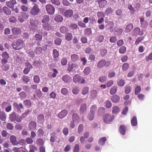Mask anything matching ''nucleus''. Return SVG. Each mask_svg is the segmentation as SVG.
<instances>
[{"mask_svg":"<svg viewBox=\"0 0 152 152\" xmlns=\"http://www.w3.org/2000/svg\"><path fill=\"white\" fill-rule=\"evenodd\" d=\"M91 72V68L89 67H86L84 70L83 72L85 75H88Z\"/></svg>","mask_w":152,"mask_h":152,"instance_id":"obj_46","label":"nucleus"},{"mask_svg":"<svg viewBox=\"0 0 152 152\" xmlns=\"http://www.w3.org/2000/svg\"><path fill=\"white\" fill-rule=\"evenodd\" d=\"M2 58L1 60L2 69L4 71H7L9 69L10 65L7 64L8 59L9 58V56L6 52H3L1 55Z\"/></svg>","mask_w":152,"mask_h":152,"instance_id":"obj_1","label":"nucleus"},{"mask_svg":"<svg viewBox=\"0 0 152 152\" xmlns=\"http://www.w3.org/2000/svg\"><path fill=\"white\" fill-rule=\"evenodd\" d=\"M3 10L4 12L7 15H10L11 13L10 10L6 6L3 7Z\"/></svg>","mask_w":152,"mask_h":152,"instance_id":"obj_32","label":"nucleus"},{"mask_svg":"<svg viewBox=\"0 0 152 152\" xmlns=\"http://www.w3.org/2000/svg\"><path fill=\"white\" fill-rule=\"evenodd\" d=\"M84 32L86 36H89L92 33V31L91 28H88L85 29L84 30Z\"/></svg>","mask_w":152,"mask_h":152,"instance_id":"obj_48","label":"nucleus"},{"mask_svg":"<svg viewBox=\"0 0 152 152\" xmlns=\"http://www.w3.org/2000/svg\"><path fill=\"white\" fill-rule=\"evenodd\" d=\"M113 11L112 9L110 7H108L107 8L105 11V13L107 15H109L110 14L112 13Z\"/></svg>","mask_w":152,"mask_h":152,"instance_id":"obj_50","label":"nucleus"},{"mask_svg":"<svg viewBox=\"0 0 152 152\" xmlns=\"http://www.w3.org/2000/svg\"><path fill=\"white\" fill-rule=\"evenodd\" d=\"M79 92V88L78 87H75L72 90L73 94L77 95Z\"/></svg>","mask_w":152,"mask_h":152,"instance_id":"obj_51","label":"nucleus"},{"mask_svg":"<svg viewBox=\"0 0 152 152\" xmlns=\"http://www.w3.org/2000/svg\"><path fill=\"white\" fill-rule=\"evenodd\" d=\"M62 80L65 83H70L72 80V78L69 75H63L62 77Z\"/></svg>","mask_w":152,"mask_h":152,"instance_id":"obj_11","label":"nucleus"},{"mask_svg":"<svg viewBox=\"0 0 152 152\" xmlns=\"http://www.w3.org/2000/svg\"><path fill=\"white\" fill-rule=\"evenodd\" d=\"M35 39L38 41H40L42 39V36L39 34H37L34 36Z\"/></svg>","mask_w":152,"mask_h":152,"instance_id":"obj_58","label":"nucleus"},{"mask_svg":"<svg viewBox=\"0 0 152 152\" xmlns=\"http://www.w3.org/2000/svg\"><path fill=\"white\" fill-rule=\"evenodd\" d=\"M128 8L130 10V13L134 14L135 12V10L132 7L131 5L129 4L128 6Z\"/></svg>","mask_w":152,"mask_h":152,"instance_id":"obj_62","label":"nucleus"},{"mask_svg":"<svg viewBox=\"0 0 152 152\" xmlns=\"http://www.w3.org/2000/svg\"><path fill=\"white\" fill-rule=\"evenodd\" d=\"M89 88L87 87H84L82 90V94L85 95L89 91Z\"/></svg>","mask_w":152,"mask_h":152,"instance_id":"obj_39","label":"nucleus"},{"mask_svg":"<svg viewBox=\"0 0 152 152\" xmlns=\"http://www.w3.org/2000/svg\"><path fill=\"white\" fill-rule=\"evenodd\" d=\"M16 3L15 0H10L9 1L7 2L6 5L9 8L13 9L14 5Z\"/></svg>","mask_w":152,"mask_h":152,"instance_id":"obj_13","label":"nucleus"},{"mask_svg":"<svg viewBox=\"0 0 152 152\" xmlns=\"http://www.w3.org/2000/svg\"><path fill=\"white\" fill-rule=\"evenodd\" d=\"M107 139L105 137H104L100 138L99 141L98 143L100 145H103L105 144V142Z\"/></svg>","mask_w":152,"mask_h":152,"instance_id":"obj_27","label":"nucleus"},{"mask_svg":"<svg viewBox=\"0 0 152 152\" xmlns=\"http://www.w3.org/2000/svg\"><path fill=\"white\" fill-rule=\"evenodd\" d=\"M10 142L13 145H17L18 142L17 141L16 137L14 135H12L10 137Z\"/></svg>","mask_w":152,"mask_h":152,"instance_id":"obj_17","label":"nucleus"},{"mask_svg":"<svg viewBox=\"0 0 152 152\" xmlns=\"http://www.w3.org/2000/svg\"><path fill=\"white\" fill-rule=\"evenodd\" d=\"M141 91V88L140 86H137L135 88L134 90V94L137 95Z\"/></svg>","mask_w":152,"mask_h":152,"instance_id":"obj_52","label":"nucleus"},{"mask_svg":"<svg viewBox=\"0 0 152 152\" xmlns=\"http://www.w3.org/2000/svg\"><path fill=\"white\" fill-rule=\"evenodd\" d=\"M105 106L107 108H110L112 106L111 102L109 100L106 101V102Z\"/></svg>","mask_w":152,"mask_h":152,"instance_id":"obj_64","label":"nucleus"},{"mask_svg":"<svg viewBox=\"0 0 152 152\" xmlns=\"http://www.w3.org/2000/svg\"><path fill=\"white\" fill-rule=\"evenodd\" d=\"M122 32L123 30L122 29L118 28L115 32V34L117 36H120L121 35Z\"/></svg>","mask_w":152,"mask_h":152,"instance_id":"obj_42","label":"nucleus"},{"mask_svg":"<svg viewBox=\"0 0 152 152\" xmlns=\"http://www.w3.org/2000/svg\"><path fill=\"white\" fill-rule=\"evenodd\" d=\"M97 95V92L95 90H92L90 94V97L91 99H94L96 97Z\"/></svg>","mask_w":152,"mask_h":152,"instance_id":"obj_35","label":"nucleus"},{"mask_svg":"<svg viewBox=\"0 0 152 152\" xmlns=\"http://www.w3.org/2000/svg\"><path fill=\"white\" fill-rule=\"evenodd\" d=\"M61 93L64 95H66L68 94V90L66 88H63L61 91Z\"/></svg>","mask_w":152,"mask_h":152,"instance_id":"obj_60","label":"nucleus"},{"mask_svg":"<svg viewBox=\"0 0 152 152\" xmlns=\"http://www.w3.org/2000/svg\"><path fill=\"white\" fill-rule=\"evenodd\" d=\"M13 106L17 109L18 113H21L22 112L21 109H24V107L21 103H20L19 104L16 102H14L13 104Z\"/></svg>","mask_w":152,"mask_h":152,"instance_id":"obj_7","label":"nucleus"},{"mask_svg":"<svg viewBox=\"0 0 152 152\" xmlns=\"http://www.w3.org/2000/svg\"><path fill=\"white\" fill-rule=\"evenodd\" d=\"M97 2L99 4V7L103 8L106 5L107 3V2L105 0H97Z\"/></svg>","mask_w":152,"mask_h":152,"instance_id":"obj_20","label":"nucleus"},{"mask_svg":"<svg viewBox=\"0 0 152 152\" xmlns=\"http://www.w3.org/2000/svg\"><path fill=\"white\" fill-rule=\"evenodd\" d=\"M7 128L10 130H12L13 129L14 127L12 124L10 123H7L6 125Z\"/></svg>","mask_w":152,"mask_h":152,"instance_id":"obj_63","label":"nucleus"},{"mask_svg":"<svg viewBox=\"0 0 152 152\" xmlns=\"http://www.w3.org/2000/svg\"><path fill=\"white\" fill-rule=\"evenodd\" d=\"M87 117L89 120L92 121L94 117V114L90 112L88 114Z\"/></svg>","mask_w":152,"mask_h":152,"instance_id":"obj_47","label":"nucleus"},{"mask_svg":"<svg viewBox=\"0 0 152 152\" xmlns=\"http://www.w3.org/2000/svg\"><path fill=\"white\" fill-rule=\"evenodd\" d=\"M26 114V113H23L21 116H20L19 115H17L15 121L18 122H20L22 121L23 118H25L24 115Z\"/></svg>","mask_w":152,"mask_h":152,"instance_id":"obj_23","label":"nucleus"},{"mask_svg":"<svg viewBox=\"0 0 152 152\" xmlns=\"http://www.w3.org/2000/svg\"><path fill=\"white\" fill-rule=\"evenodd\" d=\"M125 83V81L123 79H121L119 80L117 84L118 85L120 86H124Z\"/></svg>","mask_w":152,"mask_h":152,"instance_id":"obj_53","label":"nucleus"},{"mask_svg":"<svg viewBox=\"0 0 152 152\" xmlns=\"http://www.w3.org/2000/svg\"><path fill=\"white\" fill-rule=\"evenodd\" d=\"M39 9L38 5L34 4L33 8L31 9V13L33 15H37L39 12Z\"/></svg>","mask_w":152,"mask_h":152,"instance_id":"obj_6","label":"nucleus"},{"mask_svg":"<svg viewBox=\"0 0 152 152\" xmlns=\"http://www.w3.org/2000/svg\"><path fill=\"white\" fill-rule=\"evenodd\" d=\"M16 116L15 113L13 112L10 115V119L12 121H15L16 120Z\"/></svg>","mask_w":152,"mask_h":152,"instance_id":"obj_31","label":"nucleus"},{"mask_svg":"<svg viewBox=\"0 0 152 152\" xmlns=\"http://www.w3.org/2000/svg\"><path fill=\"white\" fill-rule=\"evenodd\" d=\"M60 32L63 34H65L68 31V28L64 26L61 27L60 28Z\"/></svg>","mask_w":152,"mask_h":152,"instance_id":"obj_37","label":"nucleus"},{"mask_svg":"<svg viewBox=\"0 0 152 152\" xmlns=\"http://www.w3.org/2000/svg\"><path fill=\"white\" fill-rule=\"evenodd\" d=\"M87 110V105L86 103L82 104L80 108V113L81 114L83 115Z\"/></svg>","mask_w":152,"mask_h":152,"instance_id":"obj_10","label":"nucleus"},{"mask_svg":"<svg viewBox=\"0 0 152 152\" xmlns=\"http://www.w3.org/2000/svg\"><path fill=\"white\" fill-rule=\"evenodd\" d=\"M133 28V25L132 23H130L128 24L126 27L124 31L126 33H128Z\"/></svg>","mask_w":152,"mask_h":152,"instance_id":"obj_22","label":"nucleus"},{"mask_svg":"<svg viewBox=\"0 0 152 152\" xmlns=\"http://www.w3.org/2000/svg\"><path fill=\"white\" fill-rule=\"evenodd\" d=\"M6 117L7 116L6 113L2 111L0 113V119L1 120L3 121H5Z\"/></svg>","mask_w":152,"mask_h":152,"instance_id":"obj_29","label":"nucleus"},{"mask_svg":"<svg viewBox=\"0 0 152 152\" xmlns=\"http://www.w3.org/2000/svg\"><path fill=\"white\" fill-rule=\"evenodd\" d=\"M53 55L54 58H56L59 56V55L58 52L55 49L53 50Z\"/></svg>","mask_w":152,"mask_h":152,"instance_id":"obj_59","label":"nucleus"},{"mask_svg":"<svg viewBox=\"0 0 152 152\" xmlns=\"http://www.w3.org/2000/svg\"><path fill=\"white\" fill-rule=\"evenodd\" d=\"M12 31L14 34L18 35L21 33V30L19 28L13 27L12 29Z\"/></svg>","mask_w":152,"mask_h":152,"instance_id":"obj_16","label":"nucleus"},{"mask_svg":"<svg viewBox=\"0 0 152 152\" xmlns=\"http://www.w3.org/2000/svg\"><path fill=\"white\" fill-rule=\"evenodd\" d=\"M15 128L17 130H20L23 129V126L21 124H18L15 125Z\"/></svg>","mask_w":152,"mask_h":152,"instance_id":"obj_61","label":"nucleus"},{"mask_svg":"<svg viewBox=\"0 0 152 152\" xmlns=\"http://www.w3.org/2000/svg\"><path fill=\"white\" fill-rule=\"evenodd\" d=\"M80 150L79 145L78 144H76L74 146L73 149V152H79Z\"/></svg>","mask_w":152,"mask_h":152,"instance_id":"obj_57","label":"nucleus"},{"mask_svg":"<svg viewBox=\"0 0 152 152\" xmlns=\"http://www.w3.org/2000/svg\"><path fill=\"white\" fill-rule=\"evenodd\" d=\"M114 116L108 114H105L103 116V119L104 123L106 124H110L114 119Z\"/></svg>","mask_w":152,"mask_h":152,"instance_id":"obj_2","label":"nucleus"},{"mask_svg":"<svg viewBox=\"0 0 152 152\" xmlns=\"http://www.w3.org/2000/svg\"><path fill=\"white\" fill-rule=\"evenodd\" d=\"M132 34L134 36H137L138 35H142L143 34L142 32L140 31V29L139 27H137L132 31Z\"/></svg>","mask_w":152,"mask_h":152,"instance_id":"obj_9","label":"nucleus"},{"mask_svg":"<svg viewBox=\"0 0 152 152\" xmlns=\"http://www.w3.org/2000/svg\"><path fill=\"white\" fill-rule=\"evenodd\" d=\"M68 67L67 70L69 72H70L72 71L73 69V67L76 66L75 64H73L72 63H69L68 64Z\"/></svg>","mask_w":152,"mask_h":152,"instance_id":"obj_38","label":"nucleus"},{"mask_svg":"<svg viewBox=\"0 0 152 152\" xmlns=\"http://www.w3.org/2000/svg\"><path fill=\"white\" fill-rule=\"evenodd\" d=\"M105 112V108L103 107H100L98 110V113L100 115Z\"/></svg>","mask_w":152,"mask_h":152,"instance_id":"obj_56","label":"nucleus"},{"mask_svg":"<svg viewBox=\"0 0 152 152\" xmlns=\"http://www.w3.org/2000/svg\"><path fill=\"white\" fill-rule=\"evenodd\" d=\"M129 64L127 63H124L122 66V69L124 71L127 70L129 68Z\"/></svg>","mask_w":152,"mask_h":152,"instance_id":"obj_55","label":"nucleus"},{"mask_svg":"<svg viewBox=\"0 0 152 152\" xmlns=\"http://www.w3.org/2000/svg\"><path fill=\"white\" fill-rule=\"evenodd\" d=\"M36 142L38 145H42L44 144V141L41 138H38L36 140Z\"/></svg>","mask_w":152,"mask_h":152,"instance_id":"obj_49","label":"nucleus"},{"mask_svg":"<svg viewBox=\"0 0 152 152\" xmlns=\"http://www.w3.org/2000/svg\"><path fill=\"white\" fill-rule=\"evenodd\" d=\"M97 108V107L96 105H93L90 107V112L94 114Z\"/></svg>","mask_w":152,"mask_h":152,"instance_id":"obj_43","label":"nucleus"},{"mask_svg":"<svg viewBox=\"0 0 152 152\" xmlns=\"http://www.w3.org/2000/svg\"><path fill=\"white\" fill-rule=\"evenodd\" d=\"M83 130V124H80L77 128V132L79 134L82 133Z\"/></svg>","mask_w":152,"mask_h":152,"instance_id":"obj_44","label":"nucleus"},{"mask_svg":"<svg viewBox=\"0 0 152 152\" xmlns=\"http://www.w3.org/2000/svg\"><path fill=\"white\" fill-rule=\"evenodd\" d=\"M131 123L132 126H135L137 125V118L136 116H134L132 119L131 121Z\"/></svg>","mask_w":152,"mask_h":152,"instance_id":"obj_28","label":"nucleus"},{"mask_svg":"<svg viewBox=\"0 0 152 152\" xmlns=\"http://www.w3.org/2000/svg\"><path fill=\"white\" fill-rule=\"evenodd\" d=\"M37 119L38 120V122L40 124H43L45 121V117L42 114H41L38 116Z\"/></svg>","mask_w":152,"mask_h":152,"instance_id":"obj_18","label":"nucleus"},{"mask_svg":"<svg viewBox=\"0 0 152 152\" xmlns=\"http://www.w3.org/2000/svg\"><path fill=\"white\" fill-rule=\"evenodd\" d=\"M71 58L72 61H76L79 59V57L77 54H73L71 56Z\"/></svg>","mask_w":152,"mask_h":152,"instance_id":"obj_45","label":"nucleus"},{"mask_svg":"<svg viewBox=\"0 0 152 152\" xmlns=\"http://www.w3.org/2000/svg\"><path fill=\"white\" fill-rule=\"evenodd\" d=\"M49 21V17L48 15H45L44 16L42 20V23H48Z\"/></svg>","mask_w":152,"mask_h":152,"instance_id":"obj_24","label":"nucleus"},{"mask_svg":"<svg viewBox=\"0 0 152 152\" xmlns=\"http://www.w3.org/2000/svg\"><path fill=\"white\" fill-rule=\"evenodd\" d=\"M73 14V12L72 10H66L64 12V15L69 18L71 17Z\"/></svg>","mask_w":152,"mask_h":152,"instance_id":"obj_14","label":"nucleus"},{"mask_svg":"<svg viewBox=\"0 0 152 152\" xmlns=\"http://www.w3.org/2000/svg\"><path fill=\"white\" fill-rule=\"evenodd\" d=\"M117 91V87L116 86H114L111 88L110 90V93L111 95L115 94Z\"/></svg>","mask_w":152,"mask_h":152,"instance_id":"obj_30","label":"nucleus"},{"mask_svg":"<svg viewBox=\"0 0 152 152\" xmlns=\"http://www.w3.org/2000/svg\"><path fill=\"white\" fill-rule=\"evenodd\" d=\"M120 111L119 107L117 106H114L112 108V113L113 114H116Z\"/></svg>","mask_w":152,"mask_h":152,"instance_id":"obj_40","label":"nucleus"},{"mask_svg":"<svg viewBox=\"0 0 152 152\" xmlns=\"http://www.w3.org/2000/svg\"><path fill=\"white\" fill-rule=\"evenodd\" d=\"M75 111L73 110H72L70 112V113L72 115V120L74 121L75 122L79 123L80 121V118L79 115L77 113H74Z\"/></svg>","mask_w":152,"mask_h":152,"instance_id":"obj_5","label":"nucleus"},{"mask_svg":"<svg viewBox=\"0 0 152 152\" xmlns=\"http://www.w3.org/2000/svg\"><path fill=\"white\" fill-rule=\"evenodd\" d=\"M126 127L123 125H121L120 126L119 131L120 133L122 135H124L126 133Z\"/></svg>","mask_w":152,"mask_h":152,"instance_id":"obj_21","label":"nucleus"},{"mask_svg":"<svg viewBox=\"0 0 152 152\" xmlns=\"http://www.w3.org/2000/svg\"><path fill=\"white\" fill-rule=\"evenodd\" d=\"M24 105L27 108L30 107L31 105V102L30 100L26 99L23 101Z\"/></svg>","mask_w":152,"mask_h":152,"instance_id":"obj_26","label":"nucleus"},{"mask_svg":"<svg viewBox=\"0 0 152 152\" xmlns=\"http://www.w3.org/2000/svg\"><path fill=\"white\" fill-rule=\"evenodd\" d=\"M16 46L17 47L19 46H21L22 47L24 46V43L23 41L20 39H19L17 40L16 42Z\"/></svg>","mask_w":152,"mask_h":152,"instance_id":"obj_33","label":"nucleus"},{"mask_svg":"<svg viewBox=\"0 0 152 152\" xmlns=\"http://www.w3.org/2000/svg\"><path fill=\"white\" fill-rule=\"evenodd\" d=\"M33 79L34 82L37 83H38L40 82V78L37 75H35L34 76Z\"/></svg>","mask_w":152,"mask_h":152,"instance_id":"obj_54","label":"nucleus"},{"mask_svg":"<svg viewBox=\"0 0 152 152\" xmlns=\"http://www.w3.org/2000/svg\"><path fill=\"white\" fill-rule=\"evenodd\" d=\"M37 127V124L36 123L33 121H31L28 124V128L30 131L35 130Z\"/></svg>","mask_w":152,"mask_h":152,"instance_id":"obj_8","label":"nucleus"},{"mask_svg":"<svg viewBox=\"0 0 152 152\" xmlns=\"http://www.w3.org/2000/svg\"><path fill=\"white\" fill-rule=\"evenodd\" d=\"M46 10L48 14L53 15L54 14L55 9L54 7L51 5L48 4L45 6Z\"/></svg>","mask_w":152,"mask_h":152,"instance_id":"obj_4","label":"nucleus"},{"mask_svg":"<svg viewBox=\"0 0 152 152\" xmlns=\"http://www.w3.org/2000/svg\"><path fill=\"white\" fill-rule=\"evenodd\" d=\"M63 20L62 16L60 15H56L55 18V20L58 22H61Z\"/></svg>","mask_w":152,"mask_h":152,"instance_id":"obj_41","label":"nucleus"},{"mask_svg":"<svg viewBox=\"0 0 152 152\" xmlns=\"http://www.w3.org/2000/svg\"><path fill=\"white\" fill-rule=\"evenodd\" d=\"M120 99V96L117 95H114L111 98V100L114 103H117L118 102Z\"/></svg>","mask_w":152,"mask_h":152,"instance_id":"obj_15","label":"nucleus"},{"mask_svg":"<svg viewBox=\"0 0 152 152\" xmlns=\"http://www.w3.org/2000/svg\"><path fill=\"white\" fill-rule=\"evenodd\" d=\"M73 81L74 83L79 82L80 83L83 84L84 83L85 80L79 75H76L74 76Z\"/></svg>","mask_w":152,"mask_h":152,"instance_id":"obj_3","label":"nucleus"},{"mask_svg":"<svg viewBox=\"0 0 152 152\" xmlns=\"http://www.w3.org/2000/svg\"><path fill=\"white\" fill-rule=\"evenodd\" d=\"M106 64L105 60L102 59L100 60L98 63L97 67L99 68H101L104 66Z\"/></svg>","mask_w":152,"mask_h":152,"instance_id":"obj_19","label":"nucleus"},{"mask_svg":"<svg viewBox=\"0 0 152 152\" xmlns=\"http://www.w3.org/2000/svg\"><path fill=\"white\" fill-rule=\"evenodd\" d=\"M22 80L23 82L26 83H27L30 80L29 77L28 76L25 75H24L23 76Z\"/></svg>","mask_w":152,"mask_h":152,"instance_id":"obj_36","label":"nucleus"},{"mask_svg":"<svg viewBox=\"0 0 152 152\" xmlns=\"http://www.w3.org/2000/svg\"><path fill=\"white\" fill-rule=\"evenodd\" d=\"M68 113L67 110H64L60 112L58 115V117L61 119H62L67 115Z\"/></svg>","mask_w":152,"mask_h":152,"instance_id":"obj_12","label":"nucleus"},{"mask_svg":"<svg viewBox=\"0 0 152 152\" xmlns=\"http://www.w3.org/2000/svg\"><path fill=\"white\" fill-rule=\"evenodd\" d=\"M43 28L45 30L49 31L52 29L50 25L48 23H44L42 25Z\"/></svg>","mask_w":152,"mask_h":152,"instance_id":"obj_25","label":"nucleus"},{"mask_svg":"<svg viewBox=\"0 0 152 152\" xmlns=\"http://www.w3.org/2000/svg\"><path fill=\"white\" fill-rule=\"evenodd\" d=\"M65 38L68 41L71 40L72 38V33H66L65 35Z\"/></svg>","mask_w":152,"mask_h":152,"instance_id":"obj_34","label":"nucleus"}]
</instances>
